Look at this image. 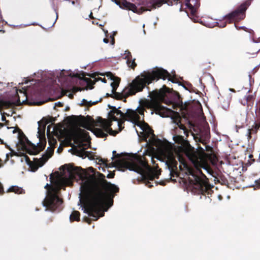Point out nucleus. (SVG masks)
<instances>
[{
	"label": "nucleus",
	"mask_w": 260,
	"mask_h": 260,
	"mask_svg": "<svg viewBox=\"0 0 260 260\" xmlns=\"http://www.w3.org/2000/svg\"><path fill=\"white\" fill-rule=\"evenodd\" d=\"M50 179L51 180V182H52V180L54 179V177L52 174L50 175Z\"/></svg>",
	"instance_id": "nucleus-48"
},
{
	"label": "nucleus",
	"mask_w": 260,
	"mask_h": 260,
	"mask_svg": "<svg viewBox=\"0 0 260 260\" xmlns=\"http://www.w3.org/2000/svg\"><path fill=\"white\" fill-rule=\"evenodd\" d=\"M103 41L105 43H108L109 42V40L107 38H104V40H103Z\"/></svg>",
	"instance_id": "nucleus-47"
},
{
	"label": "nucleus",
	"mask_w": 260,
	"mask_h": 260,
	"mask_svg": "<svg viewBox=\"0 0 260 260\" xmlns=\"http://www.w3.org/2000/svg\"><path fill=\"white\" fill-rule=\"evenodd\" d=\"M69 109V107H67L66 108V110L67 111V110H68Z\"/></svg>",
	"instance_id": "nucleus-63"
},
{
	"label": "nucleus",
	"mask_w": 260,
	"mask_h": 260,
	"mask_svg": "<svg viewBox=\"0 0 260 260\" xmlns=\"http://www.w3.org/2000/svg\"><path fill=\"white\" fill-rule=\"evenodd\" d=\"M170 89L164 85L162 88L159 90H154L151 92L152 96L155 99H161L165 96L167 92H170Z\"/></svg>",
	"instance_id": "nucleus-20"
},
{
	"label": "nucleus",
	"mask_w": 260,
	"mask_h": 260,
	"mask_svg": "<svg viewBox=\"0 0 260 260\" xmlns=\"http://www.w3.org/2000/svg\"><path fill=\"white\" fill-rule=\"evenodd\" d=\"M105 75L107 77L113 81L111 83V86L112 88V92H115L117 87L119 86L120 79L119 77L115 76L111 72H107Z\"/></svg>",
	"instance_id": "nucleus-17"
},
{
	"label": "nucleus",
	"mask_w": 260,
	"mask_h": 260,
	"mask_svg": "<svg viewBox=\"0 0 260 260\" xmlns=\"http://www.w3.org/2000/svg\"><path fill=\"white\" fill-rule=\"evenodd\" d=\"M159 184L161 185H166V183L164 182V181H162V182H160L159 183Z\"/></svg>",
	"instance_id": "nucleus-53"
},
{
	"label": "nucleus",
	"mask_w": 260,
	"mask_h": 260,
	"mask_svg": "<svg viewBox=\"0 0 260 260\" xmlns=\"http://www.w3.org/2000/svg\"><path fill=\"white\" fill-rule=\"evenodd\" d=\"M189 173L192 177H189L190 183L193 185L192 191L198 194H209L211 191V187L208 179L202 171L199 170L197 172H194L193 170H189Z\"/></svg>",
	"instance_id": "nucleus-5"
},
{
	"label": "nucleus",
	"mask_w": 260,
	"mask_h": 260,
	"mask_svg": "<svg viewBox=\"0 0 260 260\" xmlns=\"http://www.w3.org/2000/svg\"><path fill=\"white\" fill-rule=\"evenodd\" d=\"M125 59L127 60L132 59V55L131 54V53L128 50H126L125 51Z\"/></svg>",
	"instance_id": "nucleus-37"
},
{
	"label": "nucleus",
	"mask_w": 260,
	"mask_h": 260,
	"mask_svg": "<svg viewBox=\"0 0 260 260\" xmlns=\"http://www.w3.org/2000/svg\"><path fill=\"white\" fill-rule=\"evenodd\" d=\"M254 97L252 95H248L246 96V101L248 106L250 105L251 104H253Z\"/></svg>",
	"instance_id": "nucleus-32"
},
{
	"label": "nucleus",
	"mask_w": 260,
	"mask_h": 260,
	"mask_svg": "<svg viewBox=\"0 0 260 260\" xmlns=\"http://www.w3.org/2000/svg\"><path fill=\"white\" fill-rule=\"evenodd\" d=\"M4 193V188L2 184L0 182V194H3Z\"/></svg>",
	"instance_id": "nucleus-42"
},
{
	"label": "nucleus",
	"mask_w": 260,
	"mask_h": 260,
	"mask_svg": "<svg viewBox=\"0 0 260 260\" xmlns=\"http://www.w3.org/2000/svg\"><path fill=\"white\" fill-rule=\"evenodd\" d=\"M113 156L112 157V158H113V157H116V158H119V157H120V154H117L116 151H113Z\"/></svg>",
	"instance_id": "nucleus-39"
},
{
	"label": "nucleus",
	"mask_w": 260,
	"mask_h": 260,
	"mask_svg": "<svg viewBox=\"0 0 260 260\" xmlns=\"http://www.w3.org/2000/svg\"><path fill=\"white\" fill-rule=\"evenodd\" d=\"M154 183L156 184V185H157V182L156 181H155Z\"/></svg>",
	"instance_id": "nucleus-64"
},
{
	"label": "nucleus",
	"mask_w": 260,
	"mask_h": 260,
	"mask_svg": "<svg viewBox=\"0 0 260 260\" xmlns=\"http://www.w3.org/2000/svg\"><path fill=\"white\" fill-rule=\"evenodd\" d=\"M148 172L143 175V179L146 185L149 188L153 186L152 182L154 180L155 178H158L160 175V172H154L151 170H148Z\"/></svg>",
	"instance_id": "nucleus-13"
},
{
	"label": "nucleus",
	"mask_w": 260,
	"mask_h": 260,
	"mask_svg": "<svg viewBox=\"0 0 260 260\" xmlns=\"http://www.w3.org/2000/svg\"><path fill=\"white\" fill-rule=\"evenodd\" d=\"M8 192H14L17 194H21L24 193L23 189L22 188L19 187L18 186H11L8 189Z\"/></svg>",
	"instance_id": "nucleus-29"
},
{
	"label": "nucleus",
	"mask_w": 260,
	"mask_h": 260,
	"mask_svg": "<svg viewBox=\"0 0 260 260\" xmlns=\"http://www.w3.org/2000/svg\"><path fill=\"white\" fill-rule=\"evenodd\" d=\"M136 59H130L126 60V63L128 67L131 69L134 70L135 68L137 67V64L135 62Z\"/></svg>",
	"instance_id": "nucleus-30"
},
{
	"label": "nucleus",
	"mask_w": 260,
	"mask_h": 260,
	"mask_svg": "<svg viewBox=\"0 0 260 260\" xmlns=\"http://www.w3.org/2000/svg\"><path fill=\"white\" fill-rule=\"evenodd\" d=\"M82 170L81 167L70 166L67 169L69 173V177L70 180H74L76 178V175L81 176L80 171Z\"/></svg>",
	"instance_id": "nucleus-16"
},
{
	"label": "nucleus",
	"mask_w": 260,
	"mask_h": 260,
	"mask_svg": "<svg viewBox=\"0 0 260 260\" xmlns=\"http://www.w3.org/2000/svg\"><path fill=\"white\" fill-rule=\"evenodd\" d=\"M255 185L257 187L260 188V178L255 181Z\"/></svg>",
	"instance_id": "nucleus-41"
},
{
	"label": "nucleus",
	"mask_w": 260,
	"mask_h": 260,
	"mask_svg": "<svg viewBox=\"0 0 260 260\" xmlns=\"http://www.w3.org/2000/svg\"><path fill=\"white\" fill-rule=\"evenodd\" d=\"M178 163L174 158H171L169 159L168 163V166L170 170V175L171 177H174V174H177V169Z\"/></svg>",
	"instance_id": "nucleus-23"
},
{
	"label": "nucleus",
	"mask_w": 260,
	"mask_h": 260,
	"mask_svg": "<svg viewBox=\"0 0 260 260\" xmlns=\"http://www.w3.org/2000/svg\"><path fill=\"white\" fill-rule=\"evenodd\" d=\"M89 169L90 170H91L92 171V172H94V169L92 168V167H90L89 168Z\"/></svg>",
	"instance_id": "nucleus-55"
},
{
	"label": "nucleus",
	"mask_w": 260,
	"mask_h": 260,
	"mask_svg": "<svg viewBox=\"0 0 260 260\" xmlns=\"http://www.w3.org/2000/svg\"><path fill=\"white\" fill-rule=\"evenodd\" d=\"M74 76L75 77L79 78L80 79L83 80L87 83V87L86 88V89H87L88 88L90 89H92L94 88L93 85L96 82H95V81H92L90 78H87L85 77H81L79 76L78 74H76Z\"/></svg>",
	"instance_id": "nucleus-24"
},
{
	"label": "nucleus",
	"mask_w": 260,
	"mask_h": 260,
	"mask_svg": "<svg viewBox=\"0 0 260 260\" xmlns=\"http://www.w3.org/2000/svg\"><path fill=\"white\" fill-rule=\"evenodd\" d=\"M147 108L151 109L156 114H158L161 117L167 116L169 110L168 109L162 106L160 103L155 101H152L150 104V107Z\"/></svg>",
	"instance_id": "nucleus-12"
},
{
	"label": "nucleus",
	"mask_w": 260,
	"mask_h": 260,
	"mask_svg": "<svg viewBox=\"0 0 260 260\" xmlns=\"http://www.w3.org/2000/svg\"><path fill=\"white\" fill-rule=\"evenodd\" d=\"M0 142H1V144H4V141L3 140H2L1 138H0Z\"/></svg>",
	"instance_id": "nucleus-57"
},
{
	"label": "nucleus",
	"mask_w": 260,
	"mask_h": 260,
	"mask_svg": "<svg viewBox=\"0 0 260 260\" xmlns=\"http://www.w3.org/2000/svg\"><path fill=\"white\" fill-rule=\"evenodd\" d=\"M120 8L127 10H131L134 13L142 14L146 11H151L161 7L164 4H167L169 6L178 3H185V5L189 9L191 14L193 16L196 13V8L194 6L198 3V0H145L143 2V6L138 9L136 6L126 0H112Z\"/></svg>",
	"instance_id": "nucleus-3"
},
{
	"label": "nucleus",
	"mask_w": 260,
	"mask_h": 260,
	"mask_svg": "<svg viewBox=\"0 0 260 260\" xmlns=\"http://www.w3.org/2000/svg\"><path fill=\"white\" fill-rule=\"evenodd\" d=\"M116 164L119 168L123 169L122 171L128 169L141 174L144 172L145 169H151L147 161L141 157L136 158L135 161L118 160Z\"/></svg>",
	"instance_id": "nucleus-8"
},
{
	"label": "nucleus",
	"mask_w": 260,
	"mask_h": 260,
	"mask_svg": "<svg viewBox=\"0 0 260 260\" xmlns=\"http://www.w3.org/2000/svg\"><path fill=\"white\" fill-rule=\"evenodd\" d=\"M5 32V30H3V29H1V30H0V33H1V34H4Z\"/></svg>",
	"instance_id": "nucleus-54"
},
{
	"label": "nucleus",
	"mask_w": 260,
	"mask_h": 260,
	"mask_svg": "<svg viewBox=\"0 0 260 260\" xmlns=\"http://www.w3.org/2000/svg\"><path fill=\"white\" fill-rule=\"evenodd\" d=\"M63 103H62L60 102H58L55 104V107L57 106V107H63Z\"/></svg>",
	"instance_id": "nucleus-43"
},
{
	"label": "nucleus",
	"mask_w": 260,
	"mask_h": 260,
	"mask_svg": "<svg viewBox=\"0 0 260 260\" xmlns=\"http://www.w3.org/2000/svg\"><path fill=\"white\" fill-rule=\"evenodd\" d=\"M83 117L84 120L82 124V127L92 132L97 137L103 138L108 136L107 134L108 133L106 132L103 127H102V129L94 127V126H96L94 124L92 121L94 120L93 118L89 116H87L86 119L84 117Z\"/></svg>",
	"instance_id": "nucleus-10"
},
{
	"label": "nucleus",
	"mask_w": 260,
	"mask_h": 260,
	"mask_svg": "<svg viewBox=\"0 0 260 260\" xmlns=\"http://www.w3.org/2000/svg\"><path fill=\"white\" fill-rule=\"evenodd\" d=\"M115 176V173L114 172H111L108 174L107 177L108 178H113Z\"/></svg>",
	"instance_id": "nucleus-40"
},
{
	"label": "nucleus",
	"mask_w": 260,
	"mask_h": 260,
	"mask_svg": "<svg viewBox=\"0 0 260 260\" xmlns=\"http://www.w3.org/2000/svg\"><path fill=\"white\" fill-rule=\"evenodd\" d=\"M54 148H48L45 153L43 155L42 157L39 158V160L41 161L40 166H43L48 159L51 157L53 154Z\"/></svg>",
	"instance_id": "nucleus-22"
},
{
	"label": "nucleus",
	"mask_w": 260,
	"mask_h": 260,
	"mask_svg": "<svg viewBox=\"0 0 260 260\" xmlns=\"http://www.w3.org/2000/svg\"><path fill=\"white\" fill-rule=\"evenodd\" d=\"M154 71L156 80L159 79L163 80L168 79L169 81H171L172 83H178L179 85L183 86L186 89H188L184 85L182 84L179 81L176 75H171L167 70L163 69H158L154 70Z\"/></svg>",
	"instance_id": "nucleus-11"
},
{
	"label": "nucleus",
	"mask_w": 260,
	"mask_h": 260,
	"mask_svg": "<svg viewBox=\"0 0 260 260\" xmlns=\"http://www.w3.org/2000/svg\"><path fill=\"white\" fill-rule=\"evenodd\" d=\"M90 152V153H88V155H89V157H89V158H90V155L91 154V152Z\"/></svg>",
	"instance_id": "nucleus-60"
},
{
	"label": "nucleus",
	"mask_w": 260,
	"mask_h": 260,
	"mask_svg": "<svg viewBox=\"0 0 260 260\" xmlns=\"http://www.w3.org/2000/svg\"><path fill=\"white\" fill-rule=\"evenodd\" d=\"M145 111V109L144 107H139L136 111H135L137 113L138 115L140 117V115H143L144 116V111Z\"/></svg>",
	"instance_id": "nucleus-34"
},
{
	"label": "nucleus",
	"mask_w": 260,
	"mask_h": 260,
	"mask_svg": "<svg viewBox=\"0 0 260 260\" xmlns=\"http://www.w3.org/2000/svg\"><path fill=\"white\" fill-rule=\"evenodd\" d=\"M18 129H20L19 127H16L15 128L13 131V133L15 134V133H18Z\"/></svg>",
	"instance_id": "nucleus-46"
},
{
	"label": "nucleus",
	"mask_w": 260,
	"mask_h": 260,
	"mask_svg": "<svg viewBox=\"0 0 260 260\" xmlns=\"http://www.w3.org/2000/svg\"><path fill=\"white\" fill-rule=\"evenodd\" d=\"M18 138L20 144L22 147H25V145L27 144L29 147L31 146L32 143L30 142L21 129H18Z\"/></svg>",
	"instance_id": "nucleus-21"
},
{
	"label": "nucleus",
	"mask_w": 260,
	"mask_h": 260,
	"mask_svg": "<svg viewBox=\"0 0 260 260\" xmlns=\"http://www.w3.org/2000/svg\"><path fill=\"white\" fill-rule=\"evenodd\" d=\"M172 119L173 122L175 123L180 129H182L184 132V134L186 137H188L189 131L184 124L181 123V118L179 113L175 112L174 115L172 117Z\"/></svg>",
	"instance_id": "nucleus-15"
},
{
	"label": "nucleus",
	"mask_w": 260,
	"mask_h": 260,
	"mask_svg": "<svg viewBox=\"0 0 260 260\" xmlns=\"http://www.w3.org/2000/svg\"><path fill=\"white\" fill-rule=\"evenodd\" d=\"M13 103L10 101L0 100V109L3 108H9L13 106Z\"/></svg>",
	"instance_id": "nucleus-28"
},
{
	"label": "nucleus",
	"mask_w": 260,
	"mask_h": 260,
	"mask_svg": "<svg viewBox=\"0 0 260 260\" xmlns=\"http://www.w3.org/2000/svg\"><path fill=\"white\" fill-rule=\"evenodd\" d=\"M5 114V113H3L2 114V120L3 121H5L6 120H6V118L5 116L4 115V114Z\"/></svg>",
	"instance_id": "nucleus-45"
},
{
	"label": "nucleus",
	"mask_w": 260,
	"mask_h": 260,
	"mask_svg": "<svg viewBox=\"0 0 260 260\" xmlns=\"http://www.w3.org/2000/svg\"><path fill=\"white\" fill-rule=\"evenodd\" d=\"M45 188L48 190L47 193L49 191L57 193L58 191V189L57 187H53L48 183L45 186Z\"/></svg>",
	"instance_id": "nucleus-31"
},
{
	"label": "nucleus",
	"mask_w": 260,
	"mask_h": 260,
	"mask_svg": "<svg viewBox=\"0 0 260 260\" xmlns=\"http://www.w3.org/2000/svg\"><path fill=\"white\" fill-rule=\"evenodd\" d=\"M49 131H50V129H49V126H48V128H47V132H49Z\"/></svg>",
	"instance_id": "nucleus-62"
},
{
	"label": "nucleus",
	"mask_w": 260,
	"mask_h": 260,
	"mask_svg": "<svg viewBox=\"0 0 260 260\" xmlns=\"http://www.w3.org/2000/svg\"><path fill=\"white\" fill-rule=\"evenodd\" d=\"M99 178L87 192L82 201L84 212L92 217V220H97L104 213L101 212L107 211L113 205L115 193L119 192V188L115 184L108 182L104 174L98 173ZM85 221L91 223V219L85 218Z\"/></svg>",
	"instance_id": "nucleus-1"
},
{
	"label": "nucleus",
	"mask_w": 260,
	"mask_h": 260,
	"mask_svg": "<svg viewBox=\"0 0 260 260\" xmlns=\"http://www.w3.org/2000/svg\"><path fill=\"white\" fill-rule=\"evenodd\" d=\"M42 121L44 122V123L43 125H41V121H39V127H38V133L40 136V138L41 137H45V127L46 125L48 123L49 121L45 118L42 119Z\"/></svg>",
	"instance_id": "nucleus-25"
},
{
	"label": "nucleus",
	"mask_w": 260,
	"mask_h": 260,
	"mask_svg": "<svg viewBox=\"0 0 260 260\" xmlns=\"http://www.w3.org/2000/svg\"><path fill=\"white\" fill-rule=\"evenodd\" d=\"M5 122V124L6 125H8L9 124V120H6Z\"/></svg>",
	"instance_id": "nucleus-50"
},
{
	"label": "nucleus",
	"mask_w": 260,
	"mask_h": 260,
	"mask_svg": "<svg viewBox=\"0 0 260 260\" xmlns=\"http://www.w3.org/2000/svg\"><path fill=\"white\" fill-rule=\"evenodd\" d=\"M96 103H98V102H95L93 103H91V101L88 102L87 100H86L85 99H83L82 101L81 105L85 106H91L92 105L95 104Z\"/></svg>",
	"instance_id": "nucleus-35"
},
{
	"label": "nucleus",
	"mask_w": 260,
	"mask_h": 260,
	"mask_svg": "<svg viewBox=\"0 0 260 260\" xmlns=\"http://www.w3.org/2000/svg\"><path fill=\"white\" fill-rule=\"evenodd\" d=\"M235 25L236 26V27L237 28V29H240V28H242L243 29H244L246 28L245 27H239V28H238L237 26L236 25V23H235Z\"/></svg>",
	"instance_id": "nucleus-49"
},
{
	"label": "nucleus",
	"mask_w": 260,
	"mask_h": 260,
	"mask_svg": "<svg viewBox=\"0 0 260 260\" xmlns=\"http://www.w3.org/2000/svg\"><path fill=\"white\" fill-rule=\"evenodd\" d=\"M69 97L70 99H73V95L72 93H70V94L69 95Z\"/></svg>",
	"instance_id": "nucleus-52"
},
{
	"label": "nucleus",
	"mask_w": 260,
	"mask_h": 260,
	"mask_svg": "<svg viewBox=\"0 0 260 260\" xmlns=\"http://www.w3.org/2000/svg\"><path fill=\"white\" fill-rule=\"evenodd\" d=\"M111 94L107 93V94H106V96H107V97H110V95H111Z\"/></svg>",
	"instance_id": "nucleus-58"
},
{
	"label": "nucleus",
	"mask_w": 260,
	"mask_h": 260,
	"mask_svg": "<svg viewBox=\"0 0 260 260\" xmlns=\"http://www.w3.org/2000/svg\"><path fill=\"white\" fill-rule=\"evenodd\" d=\"M56 143L57 142L56 140L53 137H52L51 140L50 139V138H49V145L52 147V148H53L54 149Z\"/></svg>",
	"instance_id": "nucleus-36"
},
{
	"label": "nucleus",
	"mask_w": 260,
	"mask_h": 260,
	"mask_svg": "<svg viewBox=\"0 0 260 260\" xmlns=\"http://www.w3.org/2000/svg\"><path fill=\"white\" fill-rule=\"evenodd\" d=\"M80 213L78 211H74L70 215V219L71 222L74 221H80Z\"/></svg>",
	"instance_id": "nucleus-27"
},
{
	"label": "nucleus",
	"mask_w": 260,
	"mask_h": 260,
	"mask_svg": "<svg viewBox=\"0 0 260 260\" xmlns=\"http://www.w3.org/2000/svg\"><path fill=\"white\" fill-rule=\"evenodd\" d=\"M63 200L60 198L57 193L49 191L43 201V205L46 207V210L51 211H60L62 208Z\"/></svg>",
	"instance_id": "nucleus-9"
},
{
	"label": "nucleus",
	"mask_w": 260,
	"mask_h": 260,
	"mask_svg": "<svg viewBox=\"0 0 260 260\" xmlns=\"http://www.w3.org/2000/svg\"><path fill=\"white\" fill-rule=\"evenodd\" d=\"M87 75L89 76L90 78L94 79V81H95V80L99 75L104 76V75L98 72H95L92 74H88Z\"/></svg>",
	"instance_id": "nucleus-33"
},
{
	"label": "nucleus",
	"mask_w": 260,
	"mask_h": 260,
	"mask_svg": "<svg viewBox=\"0 0 260 260\" xmlns=\"http://www.w3.org/2000/svg\"><path fill=\"white\" fill-rule=\"evenodd\" d=\"M4 125V124L0 122V127H3Z\"/></svg>",
	"instance_id": "nucleus-56"
},
{
	"label": "nucleus",
	"mask_w": 260,
	"mask_h": 260,
	"mask_svg": "<svg viewBox=\"0 0 260 260\" xmlns=\"http://www.w3.org/2000/svg\"><path fill=\"white\" fill-rule=\"evenodd\" d=\"M102 162L103 164H105L106 161H108V160H105V159H101L100 160Z\"/></svg>",
	"instance_id": "nucleus-51"
},
{
	"label": "nucleus",
	"mask_w": 260,
	"mask_h": 260,
	"mask_svg": "<svg viewBox=\"0 0 260 260\" xmlns=\"http://www.w3.org/2000/svg\"><path fill=\"white\" fill-rule=\"evenodd\" d=\"M156 80L155 71L151 72H144L140 75L137 76L132 82L125 88V95L129 96L136 94V93L141 92L147 85Z\"/></svg>",
	"instance_id": "nucleus-4"
},
{
	"label": "nucleus",
	"mask_w": 260,
	"mask_h": 260,
	"mask_svg": "<svg viewBox=\"0 0 260 260\" xmlns=\"http://www.w3.org/2000/svg\"><path fill=\"white\" fill-rule=\"evenodd\" d=\"M72 3L73 5H74L75 4V2L74 0L72 1Z\"/></svg>",
	"instance_id": "nucleus-59"
},
{
	"label": "nucleus",
	"mask_w": 260,
	"mask_h": 260,
	"mask_svg": "<svg viewBox=\"0 0 260 260\" xmlns=\"http://www.w3.org/2000/svg\"><path fill=\"white\" fill-rule=\"evenodd\" d=\"M125 88L122 93L117 92L116 91H115V92H112V94L110 95V97L118 100H122L124 98H126L127 96H126L125 95Z\"/></svg>",
	"instance_id": "nucleus-26"
},
{
	"label": "nucleus",
	"mask_w": 260,
	"mask_h": 260,
	"mask_svg": "<svg viewBox=\"0 0 260 260\" xmlns=\"http://www.w3.org/2000/svg\"><path fill=\"white\" fill-rule=\"evenodd\" d=\"M84 138H88V139H89V140H90V137L89 136V133L88 132H85L84 133Z\"/></svg>",
	"instance_id": "nucleus-44"
},
{
	"label": "nucleus",
	"mask_w": 260,
	"mask_h": 260,
	"mask_svg": "<svg viewBox=\"0 0 260 260\" xmlns=\"http://www.w3.org/2000/svg\"><path fill=\"white\" fill-rule=\"evenodd\" d=\"M252 0H246L241 4L236 10L225 15L223 20H219L217 23L219 27L223 28L227 23H232L234 21H239L243 20L246 16V11L250 5Z\"/></svg>",
	"instance_id": "nucleus-7"
},
{
	"label": "nucleus",
	"mask_w": 260,
	"mask_h": 260,
	"mask_svg": "<svg viewBox=\"0 0 260 260\" xmlns=\"http://www.w3.org/2000/svg\"><path fill=\"white\" fill-rule=\"evenodd\" d=\"M78 146L81 149H75L74 150V154L77 155L78 156L82 157L83 158L89 157L88 154L90 153V152L89 151H85V149L86 148V147L87 146V144L83 143V142H80Z\"/></svg>",
	"instance_id": "nucleus-18"
},
{
	"label": "nucleus",
	"mask_w": 260,
	"mask_h": 260,
	"mask_svg": "<svg viewBox=\"0 0 260 260\" xmlns=\"http://www.w3.org/2000/svg\"><path fill=\"white\" fill-rule=\"evenodd\" d=\"M111 110L108 113V118L105 119L98 117L96 120H92V122L96 126L103 127L105 131L111 135H115L118 132L113 131L111 128L113 121H116L118 122L119 131L124 128L123 125L125 120H130L133 122L136 125L141 127L144 131L149 133L153 132V130L149 125L144 121L141 120V117L134 110L128 109L125 114L122 112L116 107H110Z\"/></svg>",
	"instance_id": "nucleus-2"
},
{
	"label": "nucleus",
	"mask_w": 260,
	"mask_h": 260,
	"mask_svg": "<svg viewBox=\"0 0 260 260\" xmlns=\"http://www.w3.org/2000/svg\"><path fill=\"white\" fill-rule=\"evenodd\" d=\"M46 143V141L38 143L37 146L32 143L30 147L26 149V152L30 155H37L45 149Z\"/></svg>",
	"instance_id": "nucleus-14"
},
{
	"label": "nucleus",
	"mask_w": 260,
	"mask_h": 260,
	"mask_svg": "<svg viewBox=\"0 0 260 260\" xmlns=\"http://www.w3.org/2000/svg\"><path fill=\"white\" fill-rule=\"evenodd\" d=\"M92 13H90V17L91 18H92Z\"/></svg>",
	"instance_id": "nucleus-61"
},
{
	"label": "nucleus",
	"mask_w": 260,
	"mask_h": 260,
	"mask_svg": "<svg viewBox=\"0 0 260 260\" xmlns=\"http://www.w3.org/2000/svg\"><path fill=\"white\" fill-rule=\"evenodd\" d=\"M99 81H101L105 83L107 82V80L105 78H102L101 77H98V78L96 79L95 82H98Z\"/></svg>",
	"instance_id": "nucleus-38"
},
{
	"label": "nucleus",
	"mask_w": 260,
	"mask_h": 260,
	"mask_svg": "<svg viewBox=\"0 0 260 260\" xmlns=\"http://www.w3.org/2000/svg\"><path fill=\"white\" fill-rule=\"evenodd\" d=\"M174 139L175 143L180 144L177 148V152L179 161H181V159H183L181 153H183L192 162L196 163L198 161L199 153L187 140H184L182 136H177Z\"/></svg>",
	"instance_id": "nucleus-6"
},
{
	"label": "nucleus",
	"mask_w": 260,
	"mask_h": 260,
	"mask_svg": "<svg viewBox=\"0 0 260 260\" xmlns=\"http://www.w3.org/2000/svg\"><path fill=\"white\" fill-rule=\"evenodd\" d=\"M25 159L26 163L28 165H29V167L31 168V170L32 172H36L39 167H42L40 166L41 161L39 160V158H35L34 159V161H31L29 157L25 155Z\"/></svg>",
	"instance_id": "nucleus-19"
}]
</instances>
